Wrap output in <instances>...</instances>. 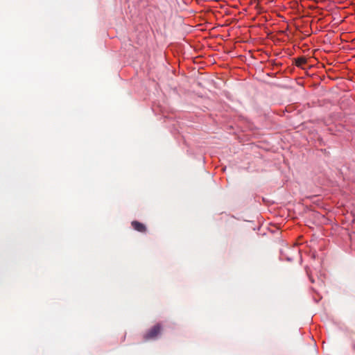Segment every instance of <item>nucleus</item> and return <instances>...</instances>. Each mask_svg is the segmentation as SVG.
Wrapping results in <instances>:
<instances>
[{"instance_id":"f257e3e1","label":"nucleus","mask_w":355,"mask_h":355,"mask_svg":"<svg viewBox=\"0 0 355 355\" xmlns=\"http://www.w3.org/2000/svg\"><path fill=\"white\" fill-rule=\"evenodd\" d=\"M161 330V325L159 324H157L146 333L144 338L146 340L155 339L160 334Z\"/></svg>"},{"instance_id":"f03ea898","label":"nucleus","mask_w":355,"mask_h":355,"mask_svg":"<svg viewBox=\"0 0 355 355\" xmlns=\"http://www.w3.org/2000/svg\"><path fill=\"white\" fill-rule=\"evenodd\" d=\"M131 225L134 230L139 232L144 233L146 232V225L137 220L132 221Z\"/></svg>"},{"instance_id":"7ed1b4c3","label":"nucleus","mask_w":355,"mask_h":355,"mask_svg":"<svg viewBox=\"0 0 355 355\" xmlns=\"http://www.w3.org/2000/svg\"><path fill=\"white\" fill-rule=\"evenodd\" d=\"M306 58L304 57H300L295 59V64L297 67H302L304 64L306 63Z\"/></svg>"}]
</instances>
